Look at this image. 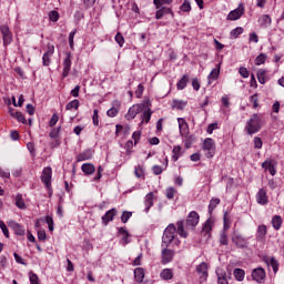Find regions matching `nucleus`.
I'll list each match as a JSON object with an SVG mask.
<instances>
[{"label": "nucleus", "instance_id": "1", "mask_svg": "<svg viewBox=\"0 0 284 284\" xmlns=\"http://www.w3.org/2000/svg\"><path fill=\"white\" fill-rule=\"evenodd\" d=\"M263 125H265V120H263V115L258 113H254L246 121L244 126V132H246L248 136L258 134V132L263 130Z\"/></svg>", "mask_w": 284, "mask_h": 284}, {"label": "nucleus", "instance_id": "2", "mask_svg": "<svg viewBox=\"0 0 284 284\" xmlns=\"http://www.w3.org/2000/svg\"><path fill=\"white\" fill-rule=\"evenodd\" d=\"M174 239H176V226L174 224H169L163 232L162 247H170V244Z\"/></svg>", "mask_w": 284, "mask_h": 284}, {"label": "nucleus", "instance_id": "3", "mask_svg": "<svg viewBox=\"0 0 284 284\" xmlns=\"http://www.w3.org/2000/svg\"><path fill=\"white\" fill-rule=\"evenodd\" d=\"M41 181L44 184L45 189L48 190L50 196H52V168L45 166L42 170Z\"/></svg>", "mask_w": 284, "mask_h": 284}, {"label": "nucleus", "instance_id": "4", "mask_svg": "<svg viewBox=\"0 0 284 284\" xmlns=\"http://www.w3.org/2000/svg\"><path fill=\"white\" fill-rule=\"evenodd\" d=\"M203 150H205L206 158L212 159L216 154V142L212 138H206L203 142Z\"/></svg>", "mask_w": 284, "mask_h": 284}, {"label": "nucleus", "instance_id": "5", "mask_svg": "<svg viewBox=\"0 0 284 284\" xmlns=\"http://www.w3.org/2000/svg\"><path fill=\"white\" fill-rule=\"evenodd\" d=\"M244 13H245V7L243 6V3H241L235 10H232L227 14L226 19L227 21H239V19H241V17H243Z\"/></svg>", "mask_w": 284, "mask_h": 284}, {"label": "nucleus", "instance_id": "6", "mask_svg": "<svg viewBox=\"0 0 284 284\" xmlns=\"http://www.w3.org/2000/svg\"><path fill=\"white\" fill-rule=\"evenodd\" d=\"M200 219H201V216L199 215V213L196 211L190 212L186 217V226L194 229L195 226L199 225Z\"/></svg>", "mask_w": 284, "mask_h": 284}, {"label": "nucleus", "instance_id": "7", "mask_svg": "<svg viewBox=\"0 0 284 284\" xmlns=\"http://www.w3.org/2000/svg\"><path fill=\"white\" fill-rule=\"evenodd\" d=\"M72 68V53H67L65 59L63 60V72L62 79H65L68 74H70V70Z\"/></svg>", "mask_w": 284, "mask_h": 284}, {"label": "nucleus", "instance_id": "8", "mask_svg": "<svg viewBox=\"0 0 284 284\" xmlns=\"http://www.w3.org/2000/svg\"><path fill=\"white\" fill-rule=\"evenodd\" d=\"M173 258H174V251L168 247H163L162 260H161L162 265H168V263H172Z\"/></svg>", "mask_w": 284, "mask_h": 284}, {"label": "nucleus", "instance_id": "9", "mask_svg": "<svg viewBox=\"0 0 284 284\" xmlns=\"http://www.w3.org/2000/svg\"><path fill=\"white\" fill-rule=\"evenodd\" d=\"M265 276H266V273H265V268L263 267L254 268L252 272V278L256 283H263V281H265Z\"/></svg>", "mask_w": 284, "mask_h": 284}, {"label": "nucleus", "instance_id": "10", "mask_svg": "<svg viewBox=\"0 0 284 284\" xmlns=\"http://www.w3.org/2000/svg\"><path fill=\"white\" fill-rule=\"evenodd\" d=\"M213 227H214V219L212 216H209V219L203 224L202 234H204V236H207V239H210V236H212Z\"/></svg>", "mask_w": 284, "mask_h": 284}, {"label": "nucleus", "instance_id": "11", "mask_svg": "<svg viewBox=\"0 0 284 284\" xmlns=\"http://www.w3.org/2000/svg\"><path fill=\"white\" fill-rule=\"evenodd\" d=\"M8 225L11 230H13L17 236H26V227H23V225L17 223L16 221H9Z\"/></svg>", "mask_w": 284, "mask_h": 284}, {"label": "nucleus", "instance_id": "12", "mask_svg": "<svg viewBox=\"0 0 284 284\" xmlns=\"http://www.w3.org/2000/svg\"><path fill=\"white\" fill-rule=\"evenodd\" d=\"M92 156H94V151H92V149H87L77 155V163L90 161L92 160Z\"/></svg>", "mask_w": 284, "mask_h": 284}, {"label": "nucleus", "instance_id": "13", "mask_svg": "<svg viewBox=\"0 0 284 284\" xmlns=\"http://www.w3.org/2000/svg\"><path fill=\"white\" fill-rule=\"evenodd\" d=\"M119 214V211L116 209H111L105 212V214L102 216V223L103 225H109L111 221H114V216Z\"/></svg>", "mask_w": 284, "mask_h": 284}, {"label": "nucleus", "instance_id": "14", "mask_svg": "<svg viewBox=\"0 0 284 284\" xmlns=\"http://www.w3.org/2000/svg\"><path fill=\"white\" fill-rule=\"evenodd\" d=\"M179 123V130H180V135L183 138H186L187 134H190V126L187 125V122L183 118L178 119Z\"/></svg>", "mask_w": 284, "mask_h": 284}, {"label": "nucleus", "instance_id": "15", "mask_svg": "<svg viewBox=\"0 0 284 284\" xmlns=\"http://www.w3.org/2000/svg\"><path fill=\"white\" fill-rule=\"evenodd\" d=\"M54 54V45L48 44V50L42 57V65L48 67L51 63V57Z\"/></svg>", "mask_w": 284, "mask_h": 284}, {"label": "nucleus", "instance_id": "16", "mask_svg": "<svg viewBox=\"0 0 284 284\" xmlns=\"http://www.w3.org/2000/svg\"><path fill=\"white\" fill-rule=\"evenodd\" d=\"M118 234H119L120 236H122V237H121V243H122V245H128V244H130V236H132V235L130 234V232H128V229H125V227H120V229H118Z\"/></svg>", "mask_w": 284, "mask_h": 284}, {"label": "nucleus", "instance_id": "17", "mask_svg": "<svg viewBox=\"0 0 284 284\" xmlns=\"http://www.w3.org/2000/svg\"><path fill=\"white\" fill-rule=\"evenodd\" d=\"M256 201L258 205H267V191H265V189H260V191L256 194Z\"/></svg>", "mask_w": 284, "mask_h": 284}, {"label": "nucleus", "instance_id": "18", "mask_svg": "<svg viewBox=\"0 0 284 284\" xmlns=\"http://www.w3.org/2000/svg\"><path fill=\"white\" fill-rule=\"evenodd\" d=\"M232 241L236 247H240L241 250H245V247H247V240L241 235L233 236Z\"/></svg>", "mask_w": 284, "mask_h": 284}, {"label": "nucleus", "instance_id": "19", "mask_svg": "<svg viewBox=\"0 0 284 284\" xmlns=\"http://www.w3.org/2000/svg\"><path fill=\"white\" fill-rule=\"evenodd\" d=\"M81 170H82L83 174H85V176H90V175L94 174V172H97V168L92 163H83L81 165Z\"/></svg>", "mask_w": 284, "mask_h": 284}, {"label": "nucleus", "instance_id": "20", "mask_svg": "<svg viewBox=\"0 0 284 284\" xmlns=\"http://www.w3.org/2000/svg\"><path fill=\"white\" fill-rule=\"evenodd\" d=\"M9 114L13 119H17L19 123H23V124L28 123V120H26V116H23V113L16 111L14 109H9Z\"/></svg>", "mask_w": 284, "mask_h": 284}, {"label": "nucleus", "instance_id": "21", "mask_svg": "<svg viewBox=\"0 0 284 284\" xmlns=\"http://www.w3.org/2000/svg\"><path fill=\"white\" fill-rule=\"evenodd\" d=\"M196 274H199L200 278H207V263L202 262L196 266Z\"/></svg>", "mask_w": 284, "mask_h": 284}, {"label": "nucleus", "instance_id": "22", "mask_svg": "<svg viewBox=\"0 0 284 284\" xmlns=\"http://www.w3.org/2000/svg\"><path fill=\"white\" fill-rule=\"evenodd\" d=\"M145 212H150V209L154 205V193L150 192L144 199Z\"/></svg>", "mask_w": 284, "mask_h": 284}, {"label": "nucleus", "instance_id": "23", "mask_svg": "<svg viewBox=\"0 0 284 284\" xmlns=\"http://www.w3.org/2000/svg\"><path fill=\"white\" fill-rule=\"evenodd\" d=\"M160 277L162 281H172L174 278V271H172V268H164L160 273Z\"/></svg>", "mask_w": 284, "mask_h": 284}, {"label": "nucleus", "instance_id": "24", "mask_svg": "<svg viewBox=\"0 0 284 284\" xmlns=\"http://www.w3.org/2000/svg\"><path fill=\"white\" fill-rule=\"evenodd\" d=\"M134 278L136 283H143V278H145V270H143V267H136L134 270Z\"/></svg>", "mask_w": 284, "mask_h": 284}, {"label": "nucleus", "instance_id": "25", "mask_svg": "<svg viewBox=\"0 0 284 284\" xmlns=\"http://www.w3.org/2000/svg\"><path fill=\"white\" fill-rule=\"evenodd\" d=\"M264 261H265L266 265H271L274 274H276V272H278V261L276 260V257H265Z\"/></svg>", "mask_w": 284, "mask_h": 284}, {"label": "nucleus", "instance_id": "26", "mask_svg": "<svg viewBox=\"0 0 284 284\" xmlns=\"http://www.w3.org/2000/svg\"><path fill=\"white\" fill-rule=\"evenodd\" d=\"M221 204V199L219 197H212L210 200L209 204V215L212 216L214 210H216V206Z\"/></svg>", "mask_w": 284, "mask_h": 284}, {"label": "nucleus", "instance_id": "27", "mask_svg": "<svg viewBox=\"0 0 284 284\" xmlns=\"http://www.w3.org/2000/svg\"><path fill=\"white\" fill-rule=\"evenodd\" d=\"M165 14H172V9L166 7L159 8L158 11L155 12V19H163Z\"/></svg>", "mask_w": 284, "mask_h": 284}, {"label": "nucleus", "instance_id": "28", "mask_svg": "<svg viewBox=\"0 0 284 284\" xmlns=\"http://www.w3.org/2000/svg\"><path fill=\"white\" fill-rule=\"evenodd\" d=\"M258 23L261 28H267L268 26H272V18L270 17V14H263L258 19Z\"/></svg>", "mask_w": 284, "mask_h": 284}, {"label": "nucleus", "instance_id": "29", "mask_svg": "<svg viewBox=\"0 0 284 284\" xmlns=\"http://www.w3.org/2000/svg\"><path fill=\"white\" fill-rule=\"evenodd\" d=\"M176 227H178V234L182 239H187L189 234H187V231H185V224L183 223V221H179L176 223Z\"/></svg>", "mask_w": 284, "mask_h": 284}, {"label": "nucleus", "instance_id": "30", "mask_svg": "<svg viewBox=\"0 0 284 284\" xmlns=\"http://www.w3.org/2000/svg\"><path fill=\"white\" fill-rule=\"evenodd\" d=\"M190 82V75L184 74L178 82V90H185L187 83Z\"/></svg>", "mask_w": 284, "mask_h": 284}, {"label": "nucleus", "instance_id": "31", "mask_svg": "<svg viewBox=\"0 0 284 284\" xmlns=\"http://www.w3.org/2000/svg\"><path fill=\"white\" fill-rule=\"evenodd\" d=\"M140 112H141L140 108H130L125 115V119L128 121H132V119H134L136 116V114H139Z\"/></svg>", "mask_w": 284, "mask_h": 284}, {"label": "nucleus", "instance_id": "32", "mask_svg": "<svg viewBox=\"0 0 284 284\" xmlns=\"http://www.w3.org/2000/svg\"><path fill=\"white\" fill-rule=\"evenodd\" d=\"M233 274L235 276V281L242 282L245 280V270L243 268H235Z\"/></svg>", "mask_w": 284, "mask_h": 284}, {"label": "nucleus", "instance_id": "33", "mask_svg": "<svg viewBox=\"0 0 284 284\" xmlns=\"http://www.w3.org/2000/svg\"><path fill=\"white\" fill-rule=\"evenodd\" d=\"M274 230H278L283 225V219L280 215H274L272 219Z\"/></svg>", "mask_w": 284, "mask_h": 284}, {"label": "nucleus", "instance_id": "34", "mask_svg": "<svg viewBox=\"0 0 284 284\" xmlns=\"http://www.w3.org/2000/svg\"><path fill=\"white\" fill-rule=\"evenodd\" d=\"M266 234H267V226L260 225L257 229V239L260 241H263V239H265Z\"/></svg>", "mask_w": 284, "mask_h": 284}, {"label": "nucleus", "instance_id": "35", "mask_svg": "<svg viewBox=\"0 0 284 284\" xmlns=\"http://www.w3.org/2000/svg\"><path fill=\"white\" fill-rule=\"evenodd\" d=\"M16 205L19 210H26V202L23 201V195L18 194L16 196Z\"/></svg>", "mask_w": 284, "mask_h": 284}, {"label": "nucleus", "instance_id": "36", "mask_svg": "<svg viewBox=\"0 0 284 284\" xmlns=\"http://www.w3.org/2000/svg\"><path fill=\"white\" fill-rule=\"evenodd\" d=\"M265 74H267V71L264 69L257 71V80L261 85H265Z\"/></svg>", "mask_w": 284, "mask_h": 284}, {"label": "nucleus", "instance_id": "37", "mask_svg": "<svg viewBox=\"0 0 284 284\" xmlns=\"http://www.w3.org/2000/svg\"><path fill=\"white\" fill-rule=\"evenodd\" d=\"M172 161L176 162L181 159V146L176 145L173 148Z\"/></svg>", "mask_w": 284, "mask_h": 284}, {"label": "nucleus", "instance_id": "38", "mask_svg": "<svg viewBox=\"0 0 284 284\" xmlns=\"http://www.w3.org/2000/svg\"><path fill=\"white\" fill-rule=\"evenodd\" d=\"M265 61H267V55L265 53H260L255 58V65H263V63H265Z\"/></svg>", "mask_w": 284, "mask_h": 284}, {"label": "nucleus", "instance_id": "39", "mask_svg": "<svg viewBox=\"0 0 284 284\" xmlns=\"http://www.w3.org/2000/svg\"><path fill=\"white\" fill-rule=\"evenodd\" d=\"M141 118L144 123H150V119H152V110L149 108L142 113Z\"/></svg>", "mask_w": 284, "mask_h": 284}, {"label": "nucleus", "instance_id": "40", "mask_svg": "<svg viewBox=\"0 0 284 284\" xmlns=\"http://www.w3.org/2000/svg\"><path fill=\"white\" fill-rule=\"evenodd\" d=\"M134 174L136 179H143L145 176V171L143 170V166L141 165L135 166Z\"/></svg>", "mask_w": 284, "mask_h": 284}, {"label": "nucleus", "instance_id": "41", "mask_svg": "<svg viewBox=\"0 0 284 284\" xmlns=\"http://www.w3.org/2000/svg\"><path fill=\"white\" fill-rule=\"evenodd\" d=\"M219 74H221V69H213L207 77L209 81H216V79H219Z\"/></svg>", "mask_w": 284, "mask_h": 284}, {"label": "nucleus", "instance_id": "42", "mask_svg": "<svg viewBox=\"0 0 284 284\" xmlns=\"http://www.w3.org/2000/svg\"><path fill=\"white\" fill-rule=\"evenodd\" d=\"M130 219H132V212L123 211V213L121 215V222L122 223H128L130 221Z\"/></svg>", "mask_w": 284, "mask_h": 284}, {"label": "nucleus", "instance_id": "43", "mask_svg": "<svg viewBox=\"0 0 284 284\" xmlns=\"http://www.w3.org/2000/svg\"><path fill=\"white\" fill-rule=\"evenodd\" d=\"M45 223L49 226V232H54V220L52 219V216L47 215L45 216Z\"/></svg>", "mask_w": 284, "mask_h": 284}, {"label": "nucleus", "instance_id": "44", "mask_svg": "<svg viewBox=\"0 0 284 284\" xmlns=\"http://www.w3.org/2000/svg\"><path fill=\"white\" fill-rule=\"evenodd\" d=\"M182 12H190L192 10V6L190 4V0H184L182 6L180 7Z\"/></svg>", "mask_w": 284, "mask_h": 284}, {"label": "nucleus", "instance_id": "45", "mask_svg": "<svg viewBox=\"0 0 284 284\" xmlns=\"http://www.w3.org/2000/svg\"><path fill=\"white\" fill-rule=\"evenodd\" d=\"M0 230H2L3 235L6 239H10V231L3 221H0Z\"/></svg>", "mask_w": 284, "mask_h": 284}, {"label": "nucleus", "instance_id": "46", "mask_svg": "<svg viewBox=\"0 0 284 284\" xmlns=\"http://www.w3.org/2000/svg\"><path fill=\"white\" fill-rule=\"evenodd\" d=\"M240 34H243V28L242 27H236L235 29H233L231 31V37H233L234 39H239Z\"/></svg>", "mask_w": 284, "mask_h": 284}, {"label": "nucleus", "instance_id": "47", "mask_svg": "<svg viewBox=\"0 0 284 284\" xmlns=\"http://www.w3.org/2000/svg\"><path fill=\"white\" fill-rule=\"evenodd\" d=\"M115 42L120 45V48H123V44L125 43V38H123V34H121V32H118L115 34Z\"/></svg>", "mask_w": 284, "mask_h": 284}, {"label": "nucleus", "instance_id": "48", "mask_svg": "<svg viewBox=\"0 0 284 284\" xmlns=\"http://www.w3.org/2000/svg\"><path fill=\"white\" fill-rule=\"evenodd\" d=\"M74 34H77V29L69 33V45L71 50H74Z\"/></svg>", "mask_w": 284, "mask_h": 284}, {"label": "nucleus", "instance_id": "49", "mask_svg": "<svg viewBox=\"0 0 284 284\" xmlns=\"http://www.w3.org/2000/svg\"><path fill=\"white\" fill-rule=\"evenodd\" d=\"M59 11H57V10H53V11H50L49 12V19H50V21H53L54 23L57 22V21H59Z\"/></svg>", "mask_w": 284, "mask_h": 284}, {"label": "nucleus", "instance_id": "50", "mask_svg": "<svg viewBox=\"0 0 284 284\" xmlns=\"http://www.w3.org/2000/svg\"><path fill=\"white\" fill-rule=\"evenodd\" d=\"M187 105V101L183 100H173V105L172 108H185Z\"/></svg>", "mask_w": 284, "mask_h": 284}, {"label": "nucleus", "instance_id": "51", "mask_svg": "<svg viewBox=\"0 0 284 284\" xmlns=\"http://www.w3.org/2000/svg\"><path fill=\"white\" fill-rule=\"evenodd\" d=\"M59 132H61V126L53 128L51 132L49 133L50 139H58Z\"/></svg>", "mask_w": 284, "mask_h": 284}, {"label": "nucleus", "instance_id": "52", "mask_svg": "<svg viewBox=\"0 0 284 284\" xmlns=\"http://www.w3.org/2000/svg\"><path fill=\"white\" fill-rule=\"evenodd\" d=\"M144 91H145V87H143V84H139L138 89L135 90V97L138 99H141V97H143Z\"/></svg>", "mask_w": 284, "mask_h": 284}, {"label": "nucleus", "instance_id": "53", "mask_svg": "<svg viewBox=\"0 0 284 284\" xmlns=\"http://www.w3.org/2000/svg\"><path fill=\"white\" fill-rule=\"evenodd\" d=\"M174 194H176V189H174L172 186L166 189V199H169V200L174 199Z\"/></svg>", "mask_w": 284, "mask_h": 284}, {"label": "nucleus", "instance_id": "54", "mask_svg": "<svg viewBox=\"0 0 284 284\" xmlns=\"http://www.w3.org/2000/svg\"><path fill=\"white\" fill-rule=\"evenodd\" d=\"M139 108H152V101L150 98H144Z\"/></svg>", "mask_w": 284, "mask_h": 284}, {"label": "nucleus", "instance_id": "55", "mask_svg": "<svg viewBox=\"0 0 284 284\" xmlns=\"http://www.w3.org/2000/svg\"><path fill=\"white\" fill-rule=\"evenodd\" d=\"M220 243L222 245H227L230 243V241L227 240V233H225V232L221 233Z\"/></svg>", "mask_w": 284, "mask_h": 284}, {"label": "nucleus", "instance_id": "56", "mask_svg": "<svg viewBox=\"0 0 284 284\" xmlns=\"http://www.w3.org/2000/svg\"><path fill=\"white\" fill-rule=\"evenodd\" d=\"M59 123V114L54 113L49 122L50 128H54Z\"/></svg>", "mask_w": 284, "mask_h": 284}, {"label": "nucleus", "instance_id": "57", "mask_svg": "<svg viewBox=\"0 0 284 284\" xmlns=\"http://www.w3.org/2000/svg\"><path fill=\"white\" fill-rule=\"evenodd\" d=\"M254 148L256 150H261V148H263V140H261V138L258 136L254 138Z\"/></svg>", "mask_w": 284, "mask_h": 284}, {"label": "nucleus", "instance_id": "58", "mask_svg": "<svg viewBox=\"0 0 284 284\" xmlns=\"http://www.w3.org/2000/svg\"><path fill=\"white\" fill-rule=\"evenodd\" d=\"M239 72L243 79H247L250 77V71H247V68L245 67H241Z\"/></svg>", "mask_w": 284, "mask_h": 284}, {"label": "nucleus", "instance_id": "59", "mask_svg": "<svg viewBox=\"0 0 284 284\" xmlns=\"http://www.w3.org/2000/svg\"><path fill=\"white\" fill-rule=\"evenodd\" d=\"M132 139L134 141V145H136L139 141H141V131H134L132 134Z\"/></svg>", "mask_w": 284, "mask_h": 284}, {"label": "nucleus", "instance_id": "60", "mask_svg": "<svg viewBox=\"0 0 284 284\" xmlns=\"http://www.w3.org/2000/svg\"><path fill=\"white\" fill-rule=\"evenodd\" d=\"M152 171H153V174H155V176L163 174V168L160 165H153Z\"/></svg>", "mask_w": 284, "mask_h": 284}, {"label": "nucleus", "instance_id": "61", "mask_svg": "<svg viewBox=\"0 0 284 284\" xmlns=\"http://www.w3.org/2000/svg\"><path fill=\"white\" fill-rule=\"evenodd\" d=\"M106 114H108L109 116H111V118H114V116H116V114H119V109H116V108H111V109H109V110L106 111Z\"/></svg>", "mask_w": 284, "mask_h": 284}, {"label": "nucleus", "instance_id": "62", "mask_svg": "<svg viewBox=\"0 0 284 284\" xmlns=\"http://www.w3.org/2000/svg\"><path fill=\"white\" fill-rule=\"evenodd\" d=\"M45 239H48V234L45 233V231L44 230L38 231V240L45 241Z\"/></svg>", "mask_w": 284, "mask_h": 284}, {"label": "nucleus", "instance_id": "63", "mask_svg": "<svg viewBox=\"0 0 284 284\" xmlns=\"http://www.w3.org/2000/svg\"><path fill=\"white\" fill-rule=\"evenodd\" d=\"M217 284H230L227 282V277H225V274L217 277Z\"/></svg>", "mask_w": 284, "mask_h": 284}, {"label": "nucleus", "instance_id": "64", "mask_svg": "<svg viewBox=\"0 0 284 284\" xmlns=\"http://www.w3.org/2000/svg\"><path fill=\"white\" fill-rule=\"evenodd\" d=\"M79 100H73L67 104V108H79Z\"/></svg>", "mask_w": 284, "mask_h": 284}]
</instances>
